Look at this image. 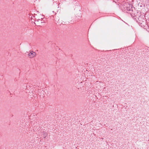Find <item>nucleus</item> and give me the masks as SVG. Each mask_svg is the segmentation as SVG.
Returning a JSON list of instances; mask_svg holds the SVG:
<instances>
[{"label": "nucleus", "mask_w": 149, "mask_h": 149, "mask_svg": "<svg viewBox=\"0 0 149 149\" xmlns=\"http://www.w3.org/2000/svg\"><path fill=\"white\" fill-rule=\"evenodd\" d=\"M42 97H43V96H42Z\"/></svg>", "instance_id": "obj_5"}, {"label": "nucleus", "mask_w": 149, "mask_h": 149, "mask_svg": "<svg viewBox=\"0 0 149 149\" xmlns=\"http://www.w3.org/2000/svg\"><path fill=\"white\" fill-rule=\"evenodd\" d=\"M40 17L41 18V19H42L43 18H44V16H42V15H41L40 16Z\"/></svg>", "instance_id": "obj_4"}, {"label": "nucleus", "mask_w": 149, "mask_h": 149, "mask_svg": "<svg viewBox=\"0 0 149 149\" xmlns=\"http://www.w3.org/2000/svg\"><path fill=\"white\" fill-rule=\"evenodd\" d=\"M36 53L35 52L33 51H31L28 54V56L30 58H32L36 56Z\"/></svg>", "instance_id": "obj_1"}, {"label": "nucleus", "mask_w": 149, "mask_h": 149, "mask_svg": "<svg viewBox=\"0 0 149 149\" xmlns=\"http://www.w3.org/2000/svg\"><path fill=\"white\" fill-rule=\"evenodd\" d=\"M42 19H41V18H40V17H39L38 19H37V20H38V22L39 21H40V23H42L43 22H42Z\"/></svg>", "instance_id": "obj_3"}, {"label": "nucleus", "mask_w": 149, "mask_h": 149, "mask_svg": "<svg viewBox=\"0 0 149 149\" xmlns=\"http://www.w3.org/2000/svg\"><path fill=\"white\" fill-rule=\"evenodd\" d=\"M41 135H42L43 137L45 138L47 136V133L46 132L42 130L40 133Z\"/></svg>", "instance_id": "obj_2"}]
</instances>
